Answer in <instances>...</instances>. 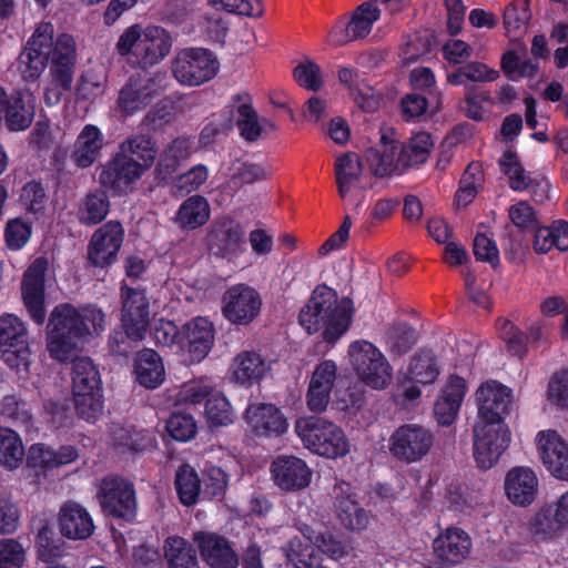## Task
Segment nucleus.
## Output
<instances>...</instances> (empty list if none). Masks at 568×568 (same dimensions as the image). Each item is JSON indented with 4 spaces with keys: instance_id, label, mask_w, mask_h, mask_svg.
Wrapping results in <instances>:
<instances>
[{
    "instance_id": "15",
    "label": "nucleus",
    "mask_w": 568,
    "mask_h": 568,
    "mask_svg": "<svg viewBox=\"0 0 568 568\" xmlns=\"http://www.w3.org/2000/svg\"><path fill=\"white\" fill-rule=\"evenodd\" d=\"M160 75H134L120 90L118 106L125 115L145 109L162 91Z\"/></svg>"
},
{
    "instance_id": "64",
    "label": "nucleus",
    "mask_w": 568,
    "mask_h": 568,
    "mask_svg": "<svg viewBox=\"0 0 568 568\" xmlns=\"http://www.w3.org/2000/svg\"><path fill=\"white\" fill-rule=\"evenodd\" d=\"M105 88L106 81L103 77L88 72L77 85V100L93 103L103 95Z\"/></svg>"
},
{
    "instance_id": "57",
    "label": "nucleus",
    "mask_w": 568,
    "mask_h": 568,
    "mask_svg": "<svg viewBox=\"0 0 568 568\" xmlns=\"http://www.w3.org/2000/svg\"><path fill=\"white\" fill-rule=\"evenodd\" d=\"M497 329L513 355L521 357L526 354L527 345L529 344L526 333L506 318H499L497 321Z\"/></svg>"
},
{
    "instance_id": "2",
    "label": "nucleus",
    "mask_w": 568,
    "mask_h": 568,
    "mask_svg": "<svg viewBox=\"0 0 568 568\" xmlns=\"http://www.w3.org/2000/svg\"><path fill=\"white\" fill-rule=\"evenodd\" d=\"M105 329V314L95 305H57L47 324V351L53 359L67 362L82 345Z\"/></svg>"
},
{
    "instance_id": "46",
    "label": "nucleus",
    "mask_w": 568,
    "mask_h": 568,
    "mask_svg": "<svg viewBox=\"0 0 568 568\" xmlns=\"http://www.w3.org/2000/svg\"><path fill=\"white\" fill-rule=\"evenodd\" d=\"M204 416L211 427H224L234 423L235 410L222 392H214L205 402Z\"/></svg>"
},
{
    "instance_id": "32",
    "label": "nucleus",
    "mask_w": 568,
    "mask_h": 568,
    "mask_svg": "<svg viewBox=\"0 0 568 568\" xmlns=\"http://www.w3.org/2000/svg\"><path fill=\"white\" fill-rule=\"evenodd\" d=\"M243 236L244 231L239 223L225 220L212 231L210 247L215 255L233 261L244 251Z\"/></svg>"
},
{
    "instance_id": "52",
    "label": "nucleus",
    "mask_w": 568,
    "mask_h": 568,
    "mask_svg": "<svg viewBox=\"0 0 568 568\" xmlns=\"http://www.w3.org/2000/svg\"><path fill=\"white\" fill-rule=\"evenodd\" d=\"M384 338L386 347L390 353L403 355L416 343L417 333L406 323H395L388 327Z\"/></svg>"
},
{
    "instance_id": "25",
    "label": "nucleus",
    "mask_w": 568,
    "mask_h": 568,
    "mask_svg": "<svg viewBox=\"0 0 568 568\" xmlns=\"http://www.w3.org/2000/svg\"><path fill=\"white\" fill-rule=\"evenodd\" d=\"M539 456L546 469L556 478L568 480V444L551 429L541 430L536 437Z\"/></svg>"
},
{
    "instance_id": "6",
    "label": "nucleus",
    "mask_w": 568,
    "mask_h": 568,
    "mask_svg": "<svg viewBox=\"0 0 568 568\" xmlns=\"http://www.w3.org/2000/svg\"><path fill=\"white\" fill-rule=\"evenodd\" d=\"M348 363L357 378L376 390L387 388L393 379V367L383 352L366 339L353 341L347 347Z\"/></svg>"
},
{
    "instance_id": "1",
    "label": "nucleus",
    "mask_w": 568,
    "mask_h": 568,
    "mask_svg": "<svg viewBox=\"0 0 568 568\" xmlns=\"http://www.w3.org/2000/svg\"><path fill=\"white\" fill-rule=\"evenodd\" d=\"M50 62V80L44 87V102L57 105L71 89L77 64V43L69 33L54 34L51 22H40L20 54L19 65L26 80H36Z\"/></svg>"
},
{
    "instance_id": "42",
    "label": "nucleus",
    "mask_w": 568,
    "mask_h": 568,
    "mask_svg": "<svg viewBox=\"0 0 568 568\" xmlns=\"http://www.w3.org/2000/svg\"><path fill=\"white\" fill-rule=\"evenodd\" d=\"M558 251L568 250V222L558 220L549 226L539 227L536 231L534 248L539 254H545L551 248Z\"/></svg>"
},
{
    "instance_id": "18",
    "label": "nucleus",
    "mask_w": 568,
    "mask_h": 568,
    "mask_svg": "<svg viewBox=\"0 0 568 568\" xmlns=\"http://www.w3.org/2000/svg\"><path fill=\"white\" fill-rule=\"evenodd\" d=\"M365 161L376 178L400 175L404 173L398 155V143L393 129L382 130L379 143L365 152Z\"/></svg>"
},
{
    "instance_id": "51",
    "label": "nucleus",
    "mask_w": 568,
    "mask_h": 568,
    "mask_svg": "<svg viewBox=\"0 0 568 568\" xmlns=\"http://www.w3.org/2000/svg\"><path fill=\"white\" fill-rule=\"evenodd\" d=\"M221 9H212L206 3V8L202 11L192 13V20L196 26L192 29L193 32H199L210 39H219L226 31V24L220 13Z\"/></svg>"
},
{
    "instance_id": "45",
    "label": "nucleus",
    "mask_w": 568,
    "mask_h": 568,
    "mask_svg": "<svg viewBox=\"0 0 568 568\" xmlns=\"http://www.w3.org/2000/svg\"><path fill=\"white\" fill-rule=\"evenodd\" d=\"M531 18L528 0H514L504 11V27L506 36L515 41L527 31Z\"/></svg>"
},
{
    "instance_id": "17",
    "label": "nucleus",
    "mask_w": 568,
    "mask_h": 568,
    "mask_svg": "<svg viewBox=\"0 0 568 568\" xmlns=\"http://www.w3.org/2000/svg\"><path fill=\"white\" fill-rule=\"evenodd\" d=\"M529 530L538 541H552L568 530V499H556L542 506L529 521Z\"/></svg>"
},
{
    "instance_id": "8",
    "label": "nucleus",
    "mask_w": 568,
    "mask_h": 568,
    "mask_svg": "<svg viewBox=\"0 0 568 568\" xmlns=\"http://www.w3.org/2000/svg\"><path fill=\"white\" fill-rule=\"evenodd\" d=\"M510 433L504 419L476 418L474 426V457L479 468L490 469L507 449Z\"/></svg>"
},
{
    "instance_id": "41",
    "label": "nucleus",
    "mask_w": 568,
    "mask_h": 568,
    "mask_svg": "<svg viewBox=\"0 0 568 568\" xmlns=\"http://www.w3.org/2000/svg\"><path fill=\"white\" fill-rule=\"evenodd\" d=\"M163 549L168 568H200L196 550L186 539L171 536Z\"/></svg>"
},
{
    "instance_id": "29",
    "label": "nucleus",
    "mask_w": 568,
    "mask_h": 568,
    "mask_svg": "<svg viewBox=\"0 0 568 568\" xmlns=\"http://www.w3.org/2000/svg\"><path fill=\"white\" fill-rule=\"evenodd\" d=\"M337 377V365L332 359L321 362L314 369L306 394V404L312 412L326 409Z\"/></svg>"
},
{
    "instance_id": "26",
    "label": "nucleus",
    "mask_w": 568,
    "mask_h": 568,
    "mask_svg": "<svg viewBox=\"0 0 568 568\" xmlns=\"http://www.w3.org/2000/svg\"><path fill=\"white\" fill-rule=\"evenodd\" d=\"M193 539L203 561L210 568H237L239 556L224 536L197 531Z\"/></svg>"
},
{
    "instance_id": "53",
    "label": "nucleus",
    "mask_w": 568,
    "mask_h": 568,
    "mask_svg": "<svg viewBox=\"0 0 568 568\" xmlns=\"http://www.w3.org/2000/svg\"><path fill=\"white\" fill-rule=\"evenodd\" d=\"M499 166L514 191L521 192L529 187L532 176L526 172L514 152L506 151L499 160Z\"/></svg>"
},
{
    "instance_id": "33",
    "label": "nucleus",
    "mask_w": 568,
    "mask_h": 568,
    "mask_svg": "<svg viewBox=\"0 0 568 568\" xmlns=\"http://www.w3.org/2000/svg\"><path fill=\"white\" fill-rule=\"evenodd\" d=\"M103 146L102 131L94 124H85L73 143L70 159L78 168H90L100 158Z\"/></svg>"
},
{
    "instance_id": "58",
    "label": "nucleus",
    "mask_w": 568,
    "mask_h": 568,
    "mask_svg": "<svg viewBox=\"0 0 568 568\" xmlns=\"http://www.w3.org/2000/svg\"><path fill=\"white\" fill-rule=\"evenodd\" d=\"M195 143L189 138H180L174 140L164 151L160 165L168 172L174 171L176 165L191 156L195 152Z\"/></svg>"
},
{
    "instance_id": "59",
    "label": "nucleus",
    "mask_w": 568,
    "mask_h": 568,
    "mask_svg": "<svg viewBox=\"0 0 568 568\" xmlns=\"http://www.w3.org/2000/svg\"><path fill=\"white\" fill-rule=\"evenodd\" d=\"M169 435L179 442L193 439L197 432L194 417L186 413H173L166 422Z\"/></svg>"
},
{
    "instance_id": "61",
    "label": "nucleus",
    "mask_w": 568,
    "mask_h": 568,
    "mask_svg": "<svg viewBox=\"0 0 568 568\" xmlns=\"http://www.w3.org/2000/svg\"><path fill=\"white\" fill-rule=\"evenodd\" d=\"M361 178L362 163L356 153L349 152L336 159L335 179L337 186L361 181Z\"/></svg>"
},
{
    "instance_id": "22",
    "label": "nucleus",
    "mask_w": 568,
    "mask_h": 568,
    "mask_svg": "<svg viewBox=\"0 0 568 568\" xmlns=\"http://www.w3.org/2000/svg\"><path fill=\"white\" fill-rule=\"evenodd\" d=\"M124 230L119 222L109 221L92 235L88 258L95 266H106L114 262L121 248Z\"/></svg>"
},
{
    "instance_id": "48",
    "label": "nucleus",
    "mask_w": 568,
    "mask_h": 568,
    "mask_svg": "<svg viewBox=\"0 0 568 568\" xmlns=\"http://www.w3.org/2000/svg\"><path fill=\"white\" fill-rule=\"evenodd\" d=\"M336 514L348 530H363L368 526L369 516L356 499H337Z\"/></svg>"
},
{
    "instance_id": "5",
    "label": "nucleus",
    "mask_w": 568,
    "mask_h": 568,
    "mask_svg": "<svg viewBox=\"0 0 568 568\" xmlns=\"http://www.w3.org/2000/svg\"><path fill=\"white\" fill-rule=\"evenodd\" d=\"M294 432L303 447L320 457L337 459L351 452V442L345 430L327 418L300 417L295 420Z\"/></svg>"
},
{
    "instance_id": "54",
    "label": "nucleus",
    "mask_w": 568,
    "mask_h": 568,
    "mask_svg": "<svg viewBox=\"0 0 568 568\" xmlns=\"http://www.w3.org/2000/svg\"><path fill=\"white\" fill-rule=\"evenodd\" d=\"M292 551L297 562V568H322L324 557L316 545L314 536H308L305 541L298 540L296 547L292 542Z\"/></svg>"
},
{
    "instance_id": "14",
    "label": "nucleus",
    "mask_w": 568,
    "mask_h": 568,
    "mask_svg": "<svg viewBox=\"0 0 568 568\" xmlns=\"http://www.w3.org/2000/svg\"><path fill=\"white\" fill-rule=\"evenodd\" d=\"M48 261L44 257L36 258L23 274L21 296L29 317L38 325H42L47 317L44 276Z\"/></svg>"
},
{
    "instance_id": "55",
    "label": "nucleus",
    "mask_w": 568,
    "mask_h": 568,
    "mask_svg": "<svg viewBox=\"0 0 568 568\" xmlns=\"http://www.w3.org/2000/svg\"><path fill=\"white\" fill-rule=\"evenodd\" d=\"M179 497H199L202 494V478L189 464L181 465L174 479Z\"/></svg>"
},
{
    "instance_id": "49",
    "label": "nucleus",
    "mask_w": 568,
    "mask_h": 568,
    "mask_svg": "<svg viewBox=\"0 0 568 568\" xmlns=\"http://www.w3.org/2000/svg\"><path fill=\"white\" fill-rule=\"evenodd\" d=\"M109 209L110 202L106 193L94 191L84 197L79 210V219L83 224H97L105 219Z\"/></svg>"
},
{
    "instance_id": "44",
    "label": "nucleus",
    "mask_w": 568,
    "mask_h": 568,
    "mask_svg": "<svg viewBox=\"0 0 568 568\" xmlns=\"http://www.w3.org/2000/svg\"><path fill=\"white\" fill-rule=\"evenodd\" d=\"M118 153L131 158L148 170L152 168L156 159L154 142L145 134H136L123 141L119 145Z\"/></svg>"
},
{
    "instance_id": "10",
    "label": "nucleus",
    "mask_w": 568,
    "mask_h": 568,
    "mask_svg": "<svg viewBox=\"0 0 568 568\" xmlns=\"http://www.w3.org/2000/svg\"><path fill=\"white\" fill-rule=\"evenodd\" d=\"M1 358L18 373L28 372L31 363V349L28 344L26 323L14 314L0 316Z\"/></svg>"
},
{
    "instance_id": "37",
    "label": "nucleus",
    "mask_w": 568,
    "mask_h": 568,
    "mask_svg": "<svg viewBox=\"0 0 568 568\" xmlns=\"http://www.w3.org/2000/svg\"><path fill=\"white\" fill-rule=\"evenodd\" d=\"M211 215L207 200L201 195L187 197L179 206L173 222L182 230H195L204 225Z\"/></svg>"
},
{
    "instance_id": "13",
    "label": "nucleus",
    "mask_w": 568,
    "mask_h": 568,
    "mask_svg": "<svg viewBox=\"0 0 568 568\" xmlns=\"http://www.w3.org/2000/svg\"><path fill=\"white\" fill-rule=\"evenodd\" d=\"M440 374V366L432 349H419L415 353L407 368L403 372L402 386L405 400L415 402L422 396L419 385H430Z\"/></svg>"
},
{
    "instance_id": "24",
    "label": "nucleus",
    "mask_w": 568,
    "mask_h": 568,
    "mask_svg": "<svg viewBox=\"0 0 568 568\" xmlns=\"http://www.w3.org/2000/svg\"><path fill=\"white\" fill-rule=\"evenodd\" d=\"M467 381L456 374L448 375L443 382L434 404V414L439 425L453 424L467 394Z\"/></svg>"
},
{
    "instance_id": "3",
    "label": "nucleus",
    "mask_w": 568,
    "mask_h": 568,
    "mask_svg": "<svg viewBox=\"0 0 568 568\" xmlns=\"http://www.w3.org/2000/svg\"><path fill=\"white\" fill-rule=\"evenodd\" d=\"M353 314L354 306L349 298H338L333 288L318 285L301 310L298 321L308 334L322 332L324 341L331 343L348 331Z\"/></svg>"
},
{
    "instance_id": "30",
    "label": "nucleus",
    "mask_w": 568,
    "mask_h": 568,
    "mask_svg": "<svg viewBox=\"0 0 568 568\" xmlns=\"http://www.w3.org/2000/svg\"><path fill=\"white\" fill-rule=\"evenodd\" d=\"M433 548L442 562L457 565L468 557L471 539L464 529L448 527L434 539Z\"/></svg>"
},
{
    "instance_id": "7",
    "label": "nucleus",
    "mask_w": 568,
    "mask_h": 568,
    "mask_svg": "<svg viewBox=\"0 0 568 568\" xmlns=\"http://www.w3.org/2000/svg\"><path fill=\"white\" fill-rule=\"evenodd\" d=\"M72 393L78 415L95 422L103 412L102 381L97 366L88 357L73 362Z\"/></svg>"
},
{
    "instance_id": "60",
    "label": "nucleus",
    "mask_w": 568,
    "mask_h": 568,
    "mask_svg": "<svg viewBox=\"0 0 568 568\" xmlns=\"http://www.w3.org/2000/svg\"><path fill=\"white\" fill-rule=\"evenodd\" d=\"M214 384L209 378H200L183 384L178 393V402L181 404H199L206 400L215 390Z\"/></svg>"
},
{
    "instance_id": "12",
    "label": "nucleus",
    "mask_w": 568,
    "mask_h": 568,
    "mask_svg": "<svg viewBox=\"0 0 568 568\" xmlns=\"http://www.w3.org/2000/svg\"><path fill=\"white\" fill-rule=\"evenodd\" d=\"M262 297L247 284H235L222 296V314L234 325H248L261 313Z\"/></svg>"
},
{
    "instance_id": "56",
    "label": "nucleus",
    "mask_w": 568,
    "mask_h": 568,
    "mask_svg": "<svg viewBox=\"0 0 568 568\" xmlns=\"http://www.w3.org/2000/svg\"><path fill=\"white\" fill-rule=\"evenodd\" d=\"M20 200L26 211L37 219L45 214L48 197L41 183L36 181L27 183L21 191Z\"/></svg>"
},
{
    "instance_id": "19",
    "label": "nucleus",
    "mask_w": 568,
    "mask_h": 568,
    "mask_svg": "<svg viewBox=\"0 0 568 568\" xmlns=\"http://www.w3.org/2000/svg\"><path fill=\"white\" fill-rule=\"evenodd\" d=\"M121 326L126 336L142 341L150 323L149 301L143 291L122 287Z\"/></svg>"
},
{
    "instance_id": "35",
    "label": "nucleus",
    "mask_w": 568,
    "mask_h": 568,
    "mask_svg": "<svg viewBox=\"0 0 568 568\" xmlns=\"http://www.w3.org/2000/svg\"><path fill=\"white\" fill-rule=\"evenodd\" d=\"M136 382L149 389L158 388L165 379V368L160 355L150 348L138 353L134 364Z\"/></svg>"
},
{
    "instance_id": "62",
    "label": "nucleus",
    "mask_w": 568,
    "mask_h": 568,
    "mask_svg": "<svg viewBox=\"0 0 568 568\" xmlns=\"http://www.w3.org/2000/svg\"><path fill=\"white\" fill-rule=\"evenodd\" d=\"M501 68L508 78L517 80L537 74L539 64L529 59L520 60L515 52L508 51L503 55Z\"/></svg>"
},
{
    "instance_id": "40",
    "label": "nucleus",
    "mask_w": 568,
    "mask_h": 568,
    "mask_svg": "<svg viewBox=\"0 0 568 568\" xmlns=\"http://www.w3.org/2000/svg\"><path fill=\"white\" fill-rule=\"evenodd\" d=\"M232 118L241 136L246 141L257 140L264 129V123H266L264 119L258 118L247 100L240 98L232 104Z\"/></svg>"
},
{
    "instance_id": "11",
    "label": "nucleus",
    "mask_w": 568,
    "mask_h": 568,
    "mask_svg": "<svg viewBox=\"0 0 568 568\" xmlns=\"http://www.w3.org/2000/svg\"><path fill=\"white\" fill-rule=\"evenodd\" d=\"M434 444L432 433L419 425L406 424L394 430L388 440L390 455L406 464L420 462Z\"/></svg>"
},
{
    "instance_id": "39",
    "label": "nucleus",
    "mask_w": 568,
    "mask_h": 568,
    "mask_svg": "<svg viewBox=\"0 0 568 568\" xmlns=\"http://www.w3.org/2000/svg\"><path fill=\"white\" fill-rule=\"evenodd\" d=\"M434 148L432 135L425 131L413 134L400 148L398 155L404 171L412 166L424 164Z\"/></svg>"
},
{
    "instance_id": "47",
    "label": "nucleus",
    "mask_w": 568,
    "mask_h": 568,
    "mask_svg": "<svg viewBox=\"0 0 568 568\" xmlns=\"http://www.w3.org/2000/svg\"><path fill=\"white\" fill-rule=\"evenodd\" d=\"M484 175L479 164L471 163L462 175L459 187L455 195V204L465 207L474 201L483 185Z\"/></svg>"
},
{
    "instance_id": "50",
    "label": "nucleus",
    "mask_w": 568,
    "mask_h": 568,
    "mask_svg": "<svg viewBox=\"0 0 568 568\" xmlns=\"http://www.w3.org/2000/svg\"><path fill=\"white\" fill-rule=\"evenodd\" d=\"M111 437L114 446L135 452L152 447L154 442L149 432L123 426H114L111 429Z\"/></svg>"
},
{
    "instance_id": "16",
    "label": "nucleus",
    "mask_w": 568,
    "mask_h": 568,
    "mask_svg": "<svg viewBox=\"0 0 568 568\" xmlns=\"http://www.w3.org/2000/svg\"><path fill=\"white\" fill-rule=\"evenodd\" d=\"M148 171L140 163H135L131 158L115 153L102 168L99 175L100 183L114 191L115 193H128L134 187V184Z\"/></svg>"
},
{
    "instance_id": "9",
    "label": "nucleus",
    "mask_w": 568,
    "mask_h": 568,
    "mask_svg": "<svg viewBox=\"0 0 568 568\" xmlns=\"http://www.w3.org/2000/svg\"><path fill=\"white\" fill-rule=\"evenodd\" d=\"M172 74L184 87H199L215 77L219 61L204 48H185L172 61Z\"/></svg>"
},
{
    "instance_id": "36",
    "label": "nucleus",
    "mask_w": 568,
    "mask_h": 568,
    "mask_svg": "<svg viewBox=\"0 0 568 568\" xmlns=\"http://www.w3.org/2000/svg\"><path fill=\"white\" fill-rule=\"evenodd\" d=\"M34 116L33 97L29 92H14L2 116L9 131H24L30 126Z\"/></svg>"
},
{
    "instance_id": "27",
    "label": "nucleus",
    "mask_w": 568,
    "mask_h": 568,
    "mask_svg": "<svg viewBox=\"0 0 568 568\" xmlns=\"http://www.w3.org/2000/svg\"><path fill=\"white\" fill-rule=\"evenodd\" d=\"M214 343V327L207 317L197 316L185 323L179 345L187 348L191 362H200L210 353Z\"/></svg>"
},
{
    "instance_id": "63",
    "label": "nucleus",
    "mask_w": 568,
    "mask_h": 568,
    "mask_svg": "<svg viewBox=\"0 0 568 568\" xmlns=\"http://www.w3.org/2000/svg\"><path fill=\"white\" fill-rule=\"evenodd\" d=\"M432 45L430 37L427 31L409 36L400 48L399 57L406 64L415 62L425 55Z\"/></svg>"
},
{
    "instance_id": "34",
    "label": "nucleus",
    "mask_w": 568,
    "mask_h": 568,
    "mask_svg": "<svg viewBox=\"0 0 568 568\" xmlns=\"http://www.w3.org/2000/svg\"><path fill=\"white\" fill-rule=\"evenodd\" d=\"M59 528L63 537L83 540L93 534L94 525L85 508L75 503H67L59 514Z\"/></svg>"
},
{
    "instance_id": "21",
    "label": "nucleus",
    "mask_w": 568,
    "mask_h": 568,
    "mask_svg": "<svg viewBox=\"0 0 568 568\" xmlns=\"http://www.w3.org/2000/svg\"><path fill=\"white\" fill-rule=\"evenodd\" d=\"M475 398L478 406L477 418L504 419L513 403V392L508 386L489 379L480 384Z\"/></svg>"
},
{
    "instance_id": "20",
    "label": "nucleus",
    "mask_w": 568,
    "mask_h": 568,
    "mask_svg": "<svg viewBox=\"0 0 568 568\" xmlns=\"http://www.w3.org/2000/svg\"><path fill=\"white\" fill-rule=\"evenodd\" d=\"M381 10L373 1L364 2L353 12L349 21H339L331 30L328 40L341 45L348 41L365 38L379 19Z\"/></svg>"
},
{
    "instance_id": "31",
    "label": "nucleus",
    "mask_w": 568,
    "mask_h": 568,
    "mask_svg": "<svg viewBox=\"0 0 568 568\" xmlns=\"http://www.w3.org/2000/svg\"><path fill=\"white\" fill-rule=\"evenodd\" d=\"M270 366L261 354L252 351H243L232 359L227 377L231 382L242 385L252 386L258 383L268 372Z\"/></svg>"
},
{
    "instance_id": "4",
    "label": "nucleus",
    "mask_w": 568,
    "mask_h": 568,
    "mask_svg": "<svg viewBox=\"0 0 568 568\" xmlns=\"http://www.w3.org/2000/svg\"><path fill=\"white\" fill-rule=\"evenodd\" d=\"M172 39L161 27L132 24L120 34L115 51L129 63L149 68L160 63L170 52Z\"/></svg>"
},
{
    "instance_id": "28",
    "label": "nucleus",
    "mask_w": 568,
    "mask_h": 568,
    "mask_svg": "<svg viewBox=\"0 0 568 568\" xmlns=\"http://www.w3.org/2000/svg\"><path fill=\"white\" fill-rule=\"evenodd\" d=\"M244 418L257 436H278L287 430L288 423L284 414L273 404H248Z\"/></svg>"
},
{
    "instance_id": "23",
    "label": "nucleus",
    "mask_w": 568,
    "mask_h": 568,
    "mask_svg": "<svg viewBox=\"0 0 568 568\" xmlns=\"http://www.w3.org/2000/svg\"><path fill=\"white\" fill-rule=\"evenodd\" d=\"M272 478L283 490L294 491L307 487L313 471L306 462L293 455H280L271 464Z\"/></svg>"
},
{
    "instance_id": "43",
    "label": "nucleus",
    "mask_w": 568,
    "mask_h": 568,
    "mask_svg": "<svg viewBox=\"0 0 568 568\" xmlns=\"http://www.w3.org/2000/svg\"><path fill=\"white\" fill-rule=\"evenodd\" d=\"M24 456L21 436L9 427H0V466L14 470L22 465Z\"/></svg>"
},
{
    "instance_id": "38",
    "label": "nucleus",
    "mask_w": 568,
    "mask_h": 568,
    "mask_svg": "<svg viewBox=\"0 0 568 568\" xmlns=\"http://www.w3.org/2000/svg\"><path fill=\"white\" fill-rule=\"evenodd\" d=\"M504 489L506 497H535L540 494L538 476L527 466L510 468L505 476Z\"/></svg>"
}]
</instances>
